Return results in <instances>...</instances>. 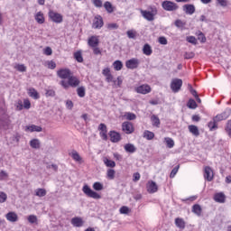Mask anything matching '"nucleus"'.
I'll use <instances>...</instances> for the list:
<instances>
[{
	"mask_svg": "<svg viewBox=\"0 0 231 231\" xmlns=\"http://www.w3.org/2000/svg\"><path fill=\"white\" fill-rule=\"evenodd\" d=\"M189 131L194 136H199V129H198V126H196L194 125H189Z\"/></svg>",
	"mask_w": 231,
	"mask_h": 231,
	"instance_id": "bb28decb",
	"label": "nucleus"
},
{
	"mask_svg": "<svg viewBox=\"0 0 231 231\" xmlns=\"http://www.w3.org/2000/svg\"><path fill=\"white\" fill-rule=\"evenodd\" d=\"M136 93L141 95H147L151 91V86L149 85H141L135 88Z\"/></svg>",
	"mask_w": 231,
	"mask_h": 231,
	"instance_id": "2eb2a0df",
	"label": "nucleus"
},
{
	"mask_svg": "<svg viewBox=\"0 0 231 231\" xmlns=\"http://www.w3.org/2000/svg\"><path fill=\"white\" fill-rule=\"evenodd\" d=\"M120 214H129V208L126 206L121 207L119 210Z\"/></svg>",
	"mask_w": 231,
	"mask_h": 231,
	"instance_id": "bf43d9fd",
	"label": "nucleus"
},
{
	"mask_svg": "<svg viewBox=\"0 0 231 231\" xmlns=\"http://www.w3.org/2000/svg\"><path fill=\"white\" fill-rule=\"evenodd\" d=\"M104 26V18L100 14H97L94 17L93 23H92V28L94 30H100Z\"/></svg>",
	"mask_w": 231,
	"mask_h": 231,
	"instance_id": "0eeeda50",
	"label": "nucleus"
},
{
	"mask_svg": "<svg viewBox=\"0 0 231 231\" xmlns=\"http://www.w3.org/2000/svg\"><path fill=\"white\" fill-rule=\"evenodd\" d=\"M198 40L200 41V42H207V37H205V34L201 32H199Z\"/></svg>",
	"mask_w": 231,
	"mask_h": 231,
	"instance_id": "49530a36",
	"label": "nucleus"
},
{
	"mask_svg": "<svg viewBox=\"0 0 231 231\" xmlns=\"http://www.w3.org/2000/svg\"><path fill=\"white\" fill-rule=\"evenodd\" d=\"M143 137L146 138V140H152V138H154V133L145 130L143 133Z\"/></svg>",
	"mask_w": 231,
	"mask_h": 231,
	"instance_id": "4c0bfd02",
	"label": "nucleus"
},
{
	"mask_svg": "<svg viewBox=\"0 0 231 231\" xmlns=\"http://www.w3.org/2000/svg\"><path fill=\"white\" fill-rule=\"evenodd\" d=\"M178 171H180V165L174 167L170 174V178H174L176 174H178Z\"/></svg>",
	"mask_w": 231,
	"mask_h": 231,
	"instance_id": "de8ad7c7",
	"label": "nucleus"
},
{
	"mask_svg": "<svg viewBox=\"0 0 231 231\" xmlns=\"http://www.w3.org/2000/svg\"><path fill=\"white\" fill-rule=\"evenodd\" d=\"M16 111H23V101L18 100L17 103L15 104Z\"/></svg>",
	"mask_w": 231,
	"mask_h": 231,
	"instance_id": "864d4df0",
	"label": "nucleus"
},
{
	"mask_svg": "<svg viewBox=\"0 0 231 231\" xmlns=\"http://www.w3.org/2000/svg\"><path fill=\"white\" fill-rule=\"evenodd\" d=\"M113 66H114V69L116 71H120L122 69V68H124V63H122L121 60H116L114 63H113Z\"/></svg>",
	"mask_w": 231,
	"mask_h": 231,
	"instance_id": "2f4dec72",
	"label": "nucleus"
},
{
	"mask_svg": "<svg viewBox=\"0 0 231 231\" xmlns=\"http://www.w3.org/2000/svg\"><path fill=\"white\" fill-rule=\"evenodd\" d=\"M122 131L125 133V134H133L134 133V126L133 123L129 121H125L122 124Z\"/></svg>",
	"mask_w": 231,
	"mask_h": 231,
	"instance_id": "1a4fd4ad",
	"label": "nucleus"
},
{
	"mask_svg": "<svg viewBox=\"0 0 231 231\" xmlns=\"http://www.w3.org/2000/svg\"><path fill=\"white\" fill-rule=\"evenodd\" d=\"M66 107H67V109H69V110L73 109V101L67 100L66 101Z\"/></svg>",
	"mask_w": 231,
	"mask_h": 231,
	"instance_id": "69168bd1",
	"label": "nucleus"
},
{
	"mask_svg": "<svg viewBox=\"0 0 231 231\" xmlns=\"http://www.w3.org/2000/svg\"><path fill=\"white\" fill-rule=\"evenodd\" d=\"M92 3L96 8H102V0H92Z\"/></svg>",
	"mask_w": 231,
	"mask_h": 231,
	"instance_id": "5fc2aeb1",
	"label": "nucleus"
},
{
	"mask_svg": "<svg viewBox=\"0 0 231 231\" xmlns=\"http://www.w3.org/2000/svg\"><path fill=\"white\" fill-rule=\"evenodd\" d=\"M103 162L106 167H111V168L116 167V162H115V161H111L107 158H105Z\"/></svg>",
	"mask_w": 231,
	"mask_h": 231,
	"instance_id": "f704fd0d",
	"label": "nucleus"
},
{
	"mask_svg": "<svg viewBox=\"0 0 231 231\" xmlns=\"http://www.w3.org/2000/svg\"><path fill=\"white\" fill-rule=\"evenodd\" d=\"M175 225L178 228H180V230L185 229V220H183V218H175Z\"/></svg>",
	"mask_w": 231,
	"mask_h": 231,
	"instance_id": "b1692460",
	"label": "nucleus"
},
{
	"mask_svg": "<svg viewBox=\"0 0 231 231\" xmlns=\"http://www.w3.org/2000/svg\"><path fill=\"white\" fill-rule=\"evenodd\" d=\"M73 75L69 69H60L57 71V76L63 80L69 79Z\"/></svg>",
	"mask_w": 231,
	"mask_h": 231,
	"instance_id": "6e6552de",
	"label": "nucleus"
},
{
	"mask_svg": "<svg viewBox=\"0 0 231 231\" xmlns=\"http://www.w3.org/2000/svg\"><path fill=\"white\" fill-rule=\"evenodd\" d=\"M124 149L125 152H130V154L136 152V146H134L133 143L125 144Z\"/></svg>",
	"mask_w": 231,
	"mask_h": 231,
	"instance_id": "4be33fe9",
	"label": "nucleus"
},
{
	"mask_svg": "<svg viewBox=\"0 0 231 231\" xmlns=\"http://www.w3.org/2000/svg\"><path fill=\"white\" fill-rule=\"evenodd\" d=\"M217 5H220V6H223L224 8L228 6V1L226 0H216Z\"/></svg>",
	"mask_w": 231,
	"mask_h": 231,
	"instance_id": "6e6d98bb",
	"label": "nucleus"
},
{
	"mask_svg": "<svg viewBox=\"0 0 231 231\" xmlns=\"http://www.w3.org/2000/svg\"><path fill=\"white\" fill-rule=\"evenodd\" d=\"M15 68L17 71H21L22 73H24V71H26V66H24V64H18Z\"/></svg>",
	"mask_w": 231,
	"mask_h": 231,
	"instance_id": "3c124183",
	"label": "nucleus"
},
{
	"mask_svg": "<svg viewBox=\"0 0 231 231\" xmlns=\"http://www.w3.org/2000/svg\"><path fill=\"white\" fill-rule=\"evenodd\" d=\"M164 142L166 143L168 149H172V147H174V140H172V138L165 137Z\"/></svg>",
	"mask_w": 231,
	"mask_h": 231,
	"instance_id": "72a5a7b5",
	"label": "nucleus"
},
{
	"mask_svg": "<svg viewBox=\"0 0 231 231\" xmlns=\"http://www.w3.org/2000/svg\"><path fill=\"white\" fill-rule=\"evenodd\" d=\"M186 41L189 42V44H194V45L198 44V39H196V37L194 36H188L186 38Z\"/></svg>",
	"mask_w": 231,
	"mask_h": 231,
	"instance_id": "79ce46f5",
	"label": "nucleus"
},
{
	"mask_svg": "<svg viewBox=\"0 0 231 231\" xmlns=\"http://www.w3.org/2000/svg\"><path fill=\"white\" fill-rule=\"evenodd\" d=\"M182 10L187 15H192L196 12V6L192 4H186L182 6Z\"/></svg>",
	"mask_w": 231,
	"mask_h": 231,
	"instance_id": "4468645a",
	"label": "nucleus"
},
{
	"mask_svg": "<svg viewBox=\"0 0 231 231\" xmlns=\"http://www.w3.org/2000/svg\"><path fill=\"white\" fill-rule=\"evenodd\" d=\"M162 6L163 10H165L166 12H176V10H178L180 8L178 4H176L172 1H169V0L163 1L162 3Z\"/></svg>",
	"mask_w": 231,
	"mask_h": 231,
	"instance_id": "20e7f679",
	"label": "nucleus"
},
{
	"mask_svg": "<svg viewBox=\"0 0 231 231\" xmlns=\"http://www.w3.org/2000/svg\"><path fill=\"white\" fill-rule=\"evenodd\" d=\"M46 194H48V191H46L45 189L38 188L35 189V196H37L38 198H44Z\"/></svg>",
	"mask_w": 231,
	"mask_h": 231,
	"instance_id": "a878e982",
	"label": "nucleus"
},
{
	"mask_svg": "<svg viewBox=\"0 0 231 231\" xmlns=\"http://www.w3.org/2000/svg\"><path fill=\"white\" fill-rule=\"evenodd\" d=\"M60 84L64 89H69V88H78V86L80 85V79L72 74L68 79V81L63 79L60 82Z\"/></svg>",
	"mask_w": 231,
	"mask_h": 231,
	"instance_id": "f03ea898",
	"label": "nucleus"
},
{
	"mask_svg": "<svg viewBox=\"0 0 231 231\" xmlns=\"http://www.w3.org/2000/svg\"><path fill=\"white\" fill-rule=\"evenodd\" d=\"M27 220L33 225L34 223H37V216L35 215H30L27 218Z\"/></svg>",
	"mask_w": 231,
	"mask_h": 231,
	"instance_id": "a18cd8bd",
	"label": "nucleus"
},
{
	"mask_svg": "<svg viewBox=\"0 0 231 231\" xmlns=\"http://www.w3.org/2000/svg\"><path fill=\"white\" fill-rule=\"evenodd\" d=\"M143 53L144 55H152V49L151 48V45L149 43L144 44L143 48Z\"/></svg>",
	"mask_w": 231,
	"mask_h": 231,
	"instance_id": "7c9ffc66",
	"label": "nucleus"
},
{
	"mask_svg": "<svg viewBox=\"0 0 231 231\" xmlns=\"http://www.w3.org/2000/svg\"><path fill=\"white\" fill-rule=\"evenodd\" d=\"M106 28H107V30H118V24L117 23H107Z\"/></svg>",
	"mask_w": 231,
	"mask_h": 231,
	"instance_id": "8fccbe9b",
	"label": "nucleus"
},
{
	"mask_svg": "<svg viewBox=\"0 0 231 231\" xmlns=\"http://www.w3.org/2000/svg\"><path fill=\"white\" fill-rule=\"evenodd\" d=\"M23 107L24 109H30V107H32V103H30V100L24 99Z\"/></svg>",
	"mask_w": 231,
	"mask_h": 231,
	"instance_id": "680f3d73",
	"label": "nucleus"
},
{
	"mask_svg": "<svg viewBox=\"0 0 231 231\" xmlns=\"http://www.w3.org/2000/svg\"><path fill=\"white\" fill-rule=\"evenodd\" d=\"M109 136H110V142H112L113 143H118V142L122 140V137L118 132L110 131Z\"/></svg>",
	"mask_w": 231,
	"mask_h": 231,
	"instance_id": "dca6fc26",
	"label": "nucleus"
},
{
	"mask_svg": "<svg viewBox=\"0 0 231 231\" xmlns=\"http://www.w3.org/2000/svg\"><path fill=\"white\" fill-rule=\"evenodd\" d=\"M28 95L32 98H34V100H39V98L41 97L39 96V92H37V90H35V88H29Z\"/></svg>",
	"mask_w": 231,
	"mask_h": 231,
	"instance_id": "5701e85b",
	"label": "nucleus"
},
{
	"mask_svg": "<svg viewBox=\"0 0 231 231\" xmlns=\"http://www.w3.org/2000/svg\"><path fill=\"white\" fill-rule=\"evenodd\" d=\"M226 132L227 133L228 136L231 138V120H228L226 126Z\"/></svg>",
	"mask_w": 231,
	"mask_h": 231,
	"instance_id": "09e8293b",
	"label": "nucleus"
},
{
	"mask_svg": "<svg viewBox=\"0 0 231 231\" xmlns=\"http://www.w3.org/2000/svg\"><path fill=\"white\" fill-rule=\"evenodd\" d=\"M214 199L217 203H225L226 197L225 196V193L219 192L215 194Z\"/></svg>",
	"mask_w": 231,
	"mask_h": 231,
	"instance_id": "aec40b11",
	"label": "nucleus"
},
{
	"mask_svg": "<svg viewBox=\"0 0 231 231\" xmlns=\"http://www.w3.org/2000/svg\"><path fill=\"white\" fill-rule=\"evenodd\" d=\"M188 107L189 109H196V107H198V104L196 103V100L189 99L188 102Z\"/></svg>",
	"mask_w": 231,
	"mask_h": 231,
	"instance_id": "ea45409f",
	"label": "nucleus"
},
{
	"mask_svg": "<svg viewBox=\"0 0 231 231\" xmlns=\"http://www.w3.org/2000/svg\"><path fill=\"white\" fill-rule=\"evenodd\" d=\"M158 41L163 46H166V44H168L167 38H165L164 36L159 37Z\"/></svg>",
	"mask_w": 231,
	"mask_h": 231,
	"instance_id": "13d9d810",
	"label": "nucleus"
},
{
	"mask_svg": "<svg viewBox=\"0 0 231 231\" xmlns=\"http://www.w3.org/2000/svg\"><path fill=\"white\" fill-rule=\"evenodd\" d=\"M74 59L77 62H84V58H82V52L80 51L74 53Z\"/></svg>",
	"mask_w": 231,
	"mask_h": 231,
	"instance_id": "e433bc0d",
	"label": "nucleus"
},
{
	"mask_svg": "<svg viewBox=\"0 0 231 231\" xmlns=\"http://www.w3.org/2000/svg\"><path fill=\"white\" fill-rule=\"evenodd\" d=\"M201 206L199 204H195L192 207V212L193 214H196L197 216H201Z\"/></svg>",
	"mask_w": 231,
	"mask_h": 231,
	"instance_id": "473e14b6",
	"label": "nucleus"
},
{
	"mask_svg": "<svg viewBox=\"0 0 231 231\" xmlns=\"http://www.w3.org/2000/svg\"><path fill=\"white\" fill-rule=\"evenodd\" d=\"M48 68L49 69H55V68H57V63L53 60L48 61Z\"/></svg>",
	"mask_w": 231,
	"mask_h": 231,
	"instance_id": "052dcab7",
	"label": "nucleus"
},
{
	"mask_svg": "<svg viewBox=\"0 0 231 231\" xmlns=\"http://www.w3.org/2000/svg\"><path fill=\"white\" fill-rule=\"evenodd\" d=\"M82 191L86 196H88V198H92L93 199H100V198H102L100 194L93 191V189H91L88 185L83 186Z\"/></svg>",
	"mask_w": 231,
	"mask_h": 231,
	"instance_id": "39448f33",
	"label": "nucleus"
},
{
	"mask_svg": "<svg viewBox=\"0 0 231 231\" xmlns=\"http://www.w3.org/2000/svg\"><path fill=\"white\" fill-rule=\"evenodd\" d=\"M175 26L177 28H184L185 27V23H183V21H181V20H176L175 21Z\"/></svg>",
	"mask_w": 231,
	"mask_h": 231,
	"instance_id": "603ef678",
	"label": "nucleus"
},
{
	"mask_svg": "<svg viewBox=\"0 0 231 231\" xmlns=\"http://www.w3.org/2000/svg\"><path fill=\"white\" fill-rule=\"evenodd\" d=\"M184 59H194V52H185Z\"/></svg>",
	"mask_w": 231,
	"mask_h": 231,
	"instance_id": "338daca9",
	"label": "nucleus"
},
{
	"mask_svg": "<svg viewBox=\"0 0 231 231\" xmlns=\"http://www.w3.org/2000/svg\"><path fill=\"white\" fill-rule=\"evenodd\" d=\"M126 120H136V115L131 113V112H128L125 115Z\"/></svg>",
	"mask_w": 231,
	"mask_h": 231,
	"instance_id": "37998d69",
	"label": "nucleus"
},
{
	"mask_svg": "<svg viewBox=\"0 0 231 231\" xmlns=\"http://www.w3.org/2000/svg\"><path fill=\"white\" fill-rule=\"evenodd\" d=\"M147 190L150 194H154V192H158V185L156 182L151 180L147 184Z\"/></svg>",
	"mask_w": 231,
	"mask_h": 231,
	"instance_id": "a211bd4d",
	"label": "nucleus"
},
{
	"mask_svg": "<svg viewBox=\"0 0 231 231\" xmlns=\"http://www.w3.org/2000/svg\"><path fill=\"white\" fill-rule=\"evenodd\" d=\"M49 17L52 23H56L57 24H60L63 21L62 14L56 13L55 11L49 12Z\"/></svg>",
	"mask_w": 231,
	"mask_h": 231,
	"instance_id": "9d476101",
	"label": "nucleus"
},
{
	"mask_svg": "<svg viewBox=\"0 0 231 231\" xmlns=\"http://www.w3.org/2000/svg\"><path fill=\"white\" fill-rule=\"evenodd\" d=\"M88 46H90V48H97L98 46V44H100L98 36H91L88 39Z\"/></svg>",
	"mask_w": 231,
	"mask_h": 231,
	"instance_id": "6ab92c4d",
	"label": "nucleus"
},
{
	"mask_svg": "<svg viewBox=\"0 0 231 231\" xmlns=\"http://www.w3.org/2000/svg\"><path fill=\"white\" fill-rule=\"evenodd\" d=\"M183 86V80L180 79H173L171 82V89L173 93H179Z\"/></svg>",
	"mask_w": 231,
	"mask_h": 231,
	"instance_id": "423d86ee",
	"label": "nucleus"
},
{
	"mask_svg": "<svg viewBox=\"0 0 231 231\" xmlns=\"http://www.w3.org/2000/svg\"><path fill=\"white\" fill-rule=\"evenodd\" d=\"M25 131L26 133H42V127L35 125H26Z\"/></svg>",
	"mask_w": 231,
	"mask_h": 231,
	"instance_id": "f3484780",
	"label": "nucleus"
},
{
	"mask_svg": "<svg viewBox=\"0 0 231 231\" xmlns=\"http://www.w3.org/2000/svg\"><path fill=\"white\" fill-rule=\"evenodd\" d=\"M151 11L141 10V14L146 21H154V15L158 14V9L155 6L150 7Z\"/></svg>",
	"mask_w": 231,
	"mask_h": 231,
	"instance_id": "7ed1b4c3",
	"label": "nucleus"
},
{
	"mask_svg": "<svg viewBox=\"0 0 231 231\" xmlns=\"http://www.w3.org/2000/svg\"><path fill=\"white\" fill-rule=\"evenodd\" d=\"M7 221H10L11 223H15L18 221L19 217L15 214V212H9L5 216Z\"/></svg>",
	"mask_w": 231,
	"mask_h": 231,
	"instance_id": "412c9836",
	"label": "nucleus"
},
{
	"mask_svg": "<svg viewBox=\"0 0 231 231\" xmlns=\"http://www.w3.org/2000/svg\"><path fill=\"white\" fill-rule=\"evenodd\" d=\"M151 122L153 127H160L161 122H160V117H158V116L152 115L151 116Z\"/></svg>",
	"mask_w": 231,
	"mask_h": 231,
	"instance_id": "393cba45",
	"label": "nucleus"
},
{
	"mask_svg": "<svg viewBox=\"0 0 231 231\" xmlns=\"http://www.w3.org/2000/svg\"><path fill=\"white\" fill-rule=\"evenodd\" d=\"M93 189L94 190H97V191L104 190V184L101 182H95L93 184Z\"/></svg>",
	"mask_w": 231,
	"mask_h": 231,
	"instance_id": "58836bf2",
	"label": "nucleus"
},
{
	"mask_svg": "<svg viewBox=\"0 0 231 231\" xmlns=\"http://www.w3.org/2000/svg\"><path fill=\"white\" fill-rule=\"evenodd\" d=\"M115 174H116L115 170L109 169L107 171V178H108V180H115Z\"/></svg>",
	"mask_w": 231,
	"mask_h": 231,
	"instance_id": "c03bdc74",
	"label": "nucleus"
},
{
	"mask_svg": "<svg viewBox=\"0 0 231 231\" xmlns=\"http://www.w3.org/2000/svg\"><path fill=\"white\" fill-rule=\"evenodd\" d=\"M70 223L76 228H80L81 226H84V219H82V217H72Z\"/></svg>",
	"mask_w": 231,
	"mask_h": 231,
	"instance_id": "ddd939ff",
	"label": "nucleus"
},
{
	"mask_svg": "<svg viewBox=\"0 0 231 231\" xmlns=\"http://www.w3.org/2000/svg\"><path fill=\"white\" fill-rule=\"evenodd\" d=\"M21 140V134H14L13 136V142H16V143H19V141Z\"/></svg>",
	"mask_w": 231,
	"mask_h": 231,
	"instance_id": "e2e57ef3",
	"label": "nucleus"
},
{
	"mask_svg": "<svg viewBox=\"0 0 231 231\" xmlns=\"http://www.w3.org/2000/svg\"><path fill=\"white\" fill-rule=\"evenodd\" d=\"M204 180H207V181H212L214 180V171H212L210 166L204 168Z\"/></svg>",
	"mask_w": 231,
	"mask_h": 231,
	"instance_id": "f8f14e48",
	"label": "nucleus"
},
{
	"mask_svg": "<svg viewBox=\"0 0 231 231\" xmlns=\"http://www.w3.org/2000/svg\"><path fill=\"white\" fill-rule=\"evenodd\" d=\"M56 93L53 89H47L46 91V97H55Z\"/></svg>",
	"mask_w": 231,
	"mask_h": 231,
	"instance_id": "0e129e2a",
	"label": "nucleus"
},
{
	"mask_svg": "<svg viewBox=\"0 0 231 231\" xmlns=\"http://www.w3.org/2000/svg\"><path fill=\"white\" fill-rule=\"evenodd\" d=\"M71 157L73 160H75V162H82V158L80 157V154L77 152V151L72 152Z\"/></svg>",
	"mask_w": 231,
	"mask_h": 231,
	"instance_id": "a19ab883",
	"label": "nucleus"
},
{
	"mask_svg": "<svg viewBox=\"0 0 231 231\" xmlns=\"http://www.w3.org/2000/svg\"><path fill=\"white\" fill-rule=\"evenodd\" d=\"M8 196H6V193L0 192V203H5L6 201Z\"/></svg>",
	"mask_w": 231,
	"mask_h": 231,
	"instance_id": "4d7b16f0",
	"label": "nucleus"
},
{
	"mask_svg": "<svg viewBox=\"0 0 231 231\" xmlns=\"http://www.w3.org/2000/svg\"><path fill=\"white\" fill-rule=\"evenodd\" d=\"M125 66L128 69H136L140 66V60L136 58H133L125 61Z\"/></svg>",
	"mask_w": 231,
	"mask_h": 231,
	"instance_id": "9b49d317",
	"label": "nucleus"
},
{
	"mask_svg": "<svg viewBox=\"0 0 231 231\" xmlns=\"http://www.w3.org/2000/svg\"><path fill=\"white\" fill-rule=\"evenodd\" d=\"M34 19L38 24H44V14H42L41 12L36 14Z\"/></svg>",
	"mask_w": 231,
	"mask_h": 231,
	"instance_id": "c756f323",
	"label": "nucleus"
},
{
	"mask_svg": "<svg viewBox=\"0 0 231 231\" xmlns=\"http://www.w3.org/2000/svg\"><path fill=\"white\" fill-rule=\"evenodd\" d=\"M44 55H51L53 53V51L50 47H46L43 51Z\"/></svg>",
	"mask_w": 231,
	"mask_h": 231,
	"instance_id": "774afa93",
	"label": "nucleus"
},
{
	"mask_svg": "<svg viewBox=\"0 0 231 231\" xmlns=\"http://www.w3.org/2000/svg\"><path fill=\"white\" fill-rule=\"evenodd\" d=\"M77 93L80 98H84V97H86V88H84V87L78 88Z\"/></svg>",
	"mask_w": 231,
	"mask_h": 231,
	"instance_id": "c9c22d12",
	"label": "nucleus"
},
{
	"mask_svg": "<svg viewBox=\"0 0 231 231\" xmlns=\"http://www.w3.org/2000/svg\"><path fill=\"white\" fill-rule=\"evenodd\" d=\"M104 8L108 14H113L115 12V7H113V4H111V2H105Z\"/></svg>",
	"mask_w": 231,
	"mask_h": 231,
	"instance_id": "c85d7f7f",
	"label": "nucleus"
},
{
	"mask_svg": "<svg viewBox=\"0 0 231 231\" xmlns=\"http://www.w3.org/2000/svg\"><path fill=\"white\" fill-rule=\"evenodd\" d=\"M30 145L32 149H41V141L39 139H32L30 141Z\"/></svg>",
	"mask_w": 231,
	"mask_h": 231,
	"instance_id": "cd10ccee",
	"label": "nucleus"
},
{
	"mask_svg": "<svg viewBox=\"0 0 231 231\" xmlns=\"http://www.w3.org/2000/svg\"><path fill=\"white\" fill-rule=\"evenodd\" d=\"M230 115H231V109L226 108V110L223 113L214 116L212 121H210L208 124L209 131H216V129H217V124H219V122H223V120H226V118H228Z\"/></svg>",
	"mask_w": 231,
	"mask_h": 231,
	"instance_id": "f257e3e1",
	"label": "nucleus"
}]
</instances>
